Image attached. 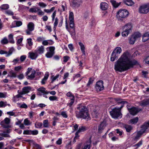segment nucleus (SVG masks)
Wrapping results in <instances>:
<instances>
[{"label": "nucleus", "mask_w": 149, "mask_h": 149, "mask_svg": "<svg viewBox=\"0 0 149 149\" xmlns=\"http://www.w3.org/2000/svg\"><path fill=\"white\" fill-rule=\"evenodd\" d=\"M131 55L128 51L124 52L115 63L114 69L116 71L122 72L133 67L137 64L135 60H130Z\"/></svg>", "instance_id": "f257e3e1"}, {"label": "nucleus", "mask_w": 149, "mask_h": 149, "mask_svg": "<svg viewBox=\"0 0 149 149\" xmlns=\"http://www.w3.org/2000/svg\"><path fill=\"white\" fill-rule=\"evenodd\" d=\"M69 19L70 20L69 25L70 28H69L68 27V22L66 19L65 23V28L71 36H74L75 34V24L74 23V14L72 12H69Z\"/></svg>", "instance_id": "f03ea898"}, {"label": "nucleus", "mask_w": 149, "mask_h": 149, "mask_svg": "<svg viewBox=\"0 0 149 149\" xmlns=\"http://www.w3.org/2000/svg\"><path fill=\"white\" fill-rule=\"evenodd\" d=\"M76 116L78 118H81L87 120H90L91 118L87 108L84 106L80 107L79 111L77 113Z\"/></svg>", "instance_id": "7ed1b4c3"}, {"label": "nucleus", "mask_w": 149, "mask_h": 149, "mask_svg": "<svg viewBox=\"0 0 149 149\" xmlns=\"http://www.w3.org/2000/svg\"><path fill=\"white\" fill-rule=\"evenodd\" d=\"M149 128V121L145 123L141 126V130L138 132L135 133L134 134L135 135L134 140L137 141L140 138L141 136L145 132H148V128Z\"/></svg>", "instance_id": "20e7f679"}, {"label": "nucleus", "mask_w": 149, "mask_h": 149, "mask_svg": "<svg viewBox=\"0 0 149 149\" xmlns=\"http://www.w3.org/2000/svg\"><path fill=\"white\" fill-rule=\"evenodd\" d=\"M123 107V106H122L120 108L116 107L110 112V114L113 118L119 119L122 118V114L120 113V110Z\"/></svg>", "instance_id": "39448f33"}, {"label": "nucleus", "mask_w": 149, "mask_h": 149, "mask_svg": "<svg viewBox=\"0 0 149 149\" xmlns=\"http://www.w3.org/2000/svg\"><path fill=\"white\" fill-rule=\"evenodd\" d=\"M129 12L125 9L120 10L117 13L116 17L117 19L120 20H123L124 19L127 17L128 15Z\"/></svg>", "instance_id": "423d86ee"}, {"label": "nucleus", "mask_w": 149, "mask_h": 149, "mask_svg": "<svg viewBox=\"0 0 149 149\" xmlns=\"http://www.w3.org/2000/svg\"><path fill=\"white\" fill-rule=\"evenodd\" d=\"M122 52V49L120 47H116L112 52L110 58L111 61H114L117 58L119 54Z\"/></svg>", "instance_id": "0eeeda50"}, {"label": "nucleus", "mask_w": 149, "mask_h": 149, "mask_svg": "<svg viewBox=\"0 0 149 149\" xmlns=\"http://www.w3.org/2000/svg\"><path fill=\"white\" fill-rule=\"evenodd\" d=\"M132 26L131 24H127L125 25L123 27L124 30L122 33L123 37H127L131 31Z\"/></svg>", "instance_id": "6e6552de"}, {"label": "nucleus", "mask_w": 149, "mask_h": 149, "mask_svg": "<svg viewBox=\"0 0 149 149\" xmlns=\"http://www.w3.org/2000/svg\"><path fill=\"white\" fill-rule=\"evenodd\" d=\"M139 12L142 14H147L149 12V3L143 4L140 6Z\"/></svg>", "instance_id": "1a4fd4ad"}, {"label": "nucleus", "mask_w": 149, "mask_h": 149, "mask_svg": "<svg viewBox=\"0 0 149 149\" xmlns=\"http://www.w3.org/2000/svg\"><path fill=\"white\" fill-rule=\"evenodd\" d=\"M84 0H72L71 5L73 8H78L82 4Z\"/></svg>", "instance_id": "9d476101"}, {"label": "nucleus", "mask_w": 149, "mask_h": 149, "mask_svg": "<svg viewBox=\"0 0 149 149\" xmlns=\"http://www.w3.org/2000/svg\"><path fill=\"white\" fill-rule=\"evenodd\" d=\"M34 29V24L33 22H30L27 25V29L25 31L27 35H30Z\"/></svg>", "instance_id": "9b49d317"}, {"label": "nucleus", "mask_w": 149, "mask_h": 149, "mask_svg": "<svg viewBox=\"0 0 149 149\" xmlns=\"http://www.w3.org/2000/svg\"><path fill=\"white\" fill-rule=\"evenodd\" d=\"M127 106L130 113L132 115H135L139 111V110L136 107H130V104H127Z\"/></svg>", "instance_id": "f8f14e48"}, {"label": "nucleus", "mask_w": 149, "mask_h": 149, "mask_svg": "<svg viewBox=\"0 0 149 149\" xmlns=\"http://www.w3.org/2000/svg\"><path fill=\"white\" fill-rule=\"evenodd\" d=\"M55 49V47L52 46L49 47L47 48V49H49V51L45 54L47 58H51L52 57L54 54Z\"/></svg>", "instance_id": "ddd939ff"}, {"label": "nucleus", "mask_w": 149, "mask_h": 149, "mask_svg": "<svg viewBox=\"0 0 149 149\" xmlns=\"http://www.w3.org/2000/svg\"><path fill=\"white\" fill-rule=\"evenodd\" d=\"M107 124L105 121L104 120L98 126V132L101 133L106 127Z\"/></svg>", "instance_id": "4468645a"}, {"label": "nucleus", "mask_w": 149, "mask_h": 149, "mask_svg": "<svg viewBox=\"0 0 149 149\" xmlns=\"http://www.w3.org/2000/svg\"><path fill=\"white\" fill-rule=\"evenodd\" d=\"M95 88L97 91L103 90L104 88L103 81H100L97 82L96 83Z\"/></svg>", "instance_id": "2eb2a0df"}, {"label": "nucleus", "mask_w": 149, "mask_h": 149, "mask_svg": "<svg viewBox=\"0 0 149 149\" xmlns=\"http://www.w3.org/2000/svg\"><path fill=\"white\" fill-rule=\"evenodd\" d=\"M14 49L13 48H11L8 52L5 51L3 50H1L0 51V54H5L6 57H8L12 53Z\"/></svg>", "instance_id": "dca6fc26"}, {"label": "nucleus", "mask_w": 149, "mask_h": 149, "mask_svg": "<svg viewBox=\"0 0 149 149\" xmlns=\"http://www.w3.org/2000/svg\"><path fill=\"white\" fill-rule=\"evenodd\" d=\"M18 94L13 97V101L16 102L18 100V99L20 97H22L24 99H26V98L23 97L22 95H23L21 92H19V90L17 91Z\"/></svg>", "instance_id": "f3484780"}, {"label": "nucleus", "mask_w": 149, "mask_h": 149, "mask_svg": "<svg viewBox=\"0 0 149 149\" xmlns=\"http://www.w3.org/2000/svg\"><path fill=\"white\" fill-rule=\"evenodd\" d=\"M31 91V88L29 86L23 87L21 91L23 95L28 93Z\"/></svg>", "instance_id": "a211bd4d"}, {"label": "nucleus", "mask_w": 149, "mask_h": 149, "mask_svg": "<svg viewBox=\"0 0 149 149\" xmlns=\"http://www.w3.org/2000/svg\"><path fill=\"white\" fill-rule=\"evenodd\" d=\"M91 137L87 140L84 146L82 148V149H89L91 147Z\"/></svg>", "instance_id": "6ab92c4d"}, {"label": "nucleus", "mask_w": 149, "mask_h": 149, "mask_svg": "<svg viewBox=\"0 0 149 149\" xmlns=\"http://www.w3.org/2000/svg\"><path fill=\"white\" fill-rule=\"evenodd\" d=\"M29 57L32 60L35 59L38 57V55L37 53L29 52Z\"/></svg>", "instance_id": "aec40b11"}, {"label": "nucleus", "mask_w": 149, "mask_h": 149, "mask_svg": "<svg viewBox=\"0 0 149 149\" xmlns=\"http://www.w3.org/2000/svg\"><path fill=\"white\" fill-rule=\"evenodd\" d=\"M39 92V93L41 95L42 94L44 95V94H47V91L46 90L45 88L43 87H41L37 89Z\"/></svg>", "instance_id": "412c9836"}, {"label": "nucleus", "mask_w": 149, "mask_h": 149, "mask_svg": "<svg viewBox=\"0 0 149 149\" xmlns=\"http://www.w3.org/2000/svg\"><path fill=\"white\" fill-rule=\"evenodd\" d=\"M149 40V32L144 33L142 36V41L145 42Z\"/></svg>", "instance_id": "4be33fe9"}, {"label": "nucleus", "mask_w": 149, "mask_h": 149, "mask_svg": "<svg viewBox=\"0 0 149 149\" xmlns=\"http://www.w3.org/2000/svg\"><path fill=\"white\" fill-rule=\"evenodd\" d=\"M44 47L42 45H41L38 47L36 50V52L37 53L39 54H42L44 53Z\"/></svg>", "instance_id": "5701e85b"}, {"label": "nucleus", "mask_w": 149, "mask_h": 149, "mask_svg": "<svg viewBox=\"0 0 149 149\" xmlns=\"http://www.w3.org/2000/svg\"><path fill=\"white\" fill-rule=\"evenodd\" d=\"M53 43V41L51 40H44L42 42V44L44 46L51 45Z\"/></svg>", "instance_id": "b1692460"}, {"label": "nucleus", "mask_w": 149, "mask_h": 149, "mask_svg": "<svg viewBox=\"0 0 149 149\" xmlns=\"http://www.w3.org/2000/svg\"><path fill=\"white\" fill-rule=\"evenodd\" d=\"M108 5L106 2H102L100 5V8L103 10H105L108 8Z\"/></svg>", "instance_id": "393cba45"}, {"label": "nucleus", "mask_w": 149, "mask_h": 149, "mask_svg": "<svg viewBox=\"0 0 149 149\" xmlns=\"http://www.w3.org/2000/svg\"><path fill=\"white\" fill-rule=\"evenodd\" d=\"M31 74L30 75L29 74L27 76V78L28 79H32L35 77L36 72L34 70H31Z\"/></svg>", "instance_id": "a878e982"}, {"label": "nucleus", "mask_w": 149, "mask_h": 149, "mask_svg": "<svg viewBox=\"0 0 149 149\" xmlns=\"http://www.w3.org/2000/svg\"><path fill=\"white\" fill-rule=\"evenodd\" d=\"M49 76V74L48 72H46L45 74L44 77L42 79L41 81V83L43 85L45 84V82L48 78Z\"/></svg>", "instance_id": "bb28decb"}, {"label": "nucleus", "mask_w": 149, "mask_h": 149, "mask_svg": "<svg viewBox=\"0 0 149 149\" xmlns=\"http://www.w3.org/2000/svg\"><path fill=\"white\" fill-rule=\"evenodd\" d=\"M139 120V118L136 117L130 120L129 121V123L131 124H135Z\"/></svg>", "instance_id": "cd10ccee"}, {"label": "nucleus", "mask_w": 149, "mask_h": 149, "mask_svg": "<svg viewBox=\"0 0 149 149\" xmlns=\"http://www.w3.org/2000/svg\"><path fill=\"white\" fill-rule=\"evenodd\" d=\"M132 36L134 37L136 40H139L141 36V34L139 32L135 33Z\"/></svg>", "instance_id": "c85d7f7f"}, {"label": "nucleus", "mask_w": 149, "mask_h": 149, "mask_svg": "<svg viewBox=\"0 0 149 149\" xmlns=\"http://www.w3.org/2000/svg\"><path fill=\"white\" fill-rule=\"evenodd\" d=\"M123 1L125 4L128 6H132L134 4L132 0H123Z\"/></svg>", "instance_id": "c756f323"}, {"label": "nucleus", "mask_w": 149, "mask_h": 149, "mask_svg": "<svg viewBox=\"0 0 149 149\" xmlns=\"http://www.w3.org/2000/svg\"><path fill=\"white\" fill-rule=\"evenodd\" d=\"M27 43L28 45L29 46V47H28V45H27L26 47L27 48L29 49H31V47L33 45V42H32V39L31 38H28L27 39Z\"/></svg>", "instance_id": "7c9ffc66"}, {"label": "nucleus", "mask_w": 149, "mask_h": 149, "mask_svg": "<svg viewBox=\"0 0 149 149\" xmlns=\"http://www.w3.org/2000/svg\"><path fill=\"white\" fill-rule=\"evenodd\" d=\"M92 115L93 118H97L99 115L98 109L96 110H93L91 113Z\"/></svg>", "instance_id": "2f4dec72"}, {"label": "nucleus", "mask_w": 149, "mask_h": 149, "mask_svg": "<svg viewBox=\"0 0 149 149\" xmlns=\"http://www.w3.org/2000/svg\"><path fill=\"white\" fill-rule=\"evenodd\" d=\"M79 45L81 50L83 53V54L85 55V46L83 43L81 42H79L78 43Z\"/></svg>", "instance_id": "473e14b6"}, {"label": "nucleus", "mask_w": 149, "mask_h": 149, "mask_svg": "<svg viewBox=\"0 0 149 149\" xmlns=\"http://www.w3.org/2000/svg\"><path fill=\"white\" fill-rule=\"evenodd\" d=\"M110 2L113 6L115 8H117L120 4V3H118L117 2L115 1L114 0H111Z\"/></svg>", "instance_id": "72a5a7b5"}, {"label": "nucleus", "mask_w": 149, "mask_h": 149, "mask_svg": "<svg viewBox=\"0 0 149 149\" xmlns=\"http://www.w3.org/2000/svg\"><path fill=\"white\" fill-rule=\"evenodd\" d=\"M42 125L44 127L48 128L49 127V123L48 120H44L43 121Z\"/></svg>", "instance_id": "f704fd0d"}, {"label": "nucleus", "mask_w": 149, "mask_h": 149, "mask_svg": "<svg viewBox=\"0 0 149 149\" xmlns=\"http://www.w3.org/2000/svg\"><path fill=\"white\" fill-rule=\"evenodd\" d=\"M42 123L38 121H36L35 123V127L37 128H40L42 127Z\"/></svg>", "instance_id": "c9c22d12"}, {"label": "nucleus", "mask_w": 149, "mask_h": 149, "mask_svg": "<svg viewBox=\"0 0 149 149\" xmlns=\"http://www.w3.org/2000/svg\"><path fill=\"white\" fill-rule=\"evenodd\" d=\"M13 36L12 34H10L8 36L9 42L12 44H13L15 42L13 39Z\"/></svg>", "instance_id": "e433bc0d"}, {"label": "nucleus", "mask_w": 149, "mask_h": 149, "mask_svg": "<svg viewBox=\"0 0 149 149\" xmlns=\"http://www.w3.org/2000/svg\"><path fill=\"white\" fill-rule=\"evenodd\" d=\"M124 128L126 131L127 132H130L132 129V127L131 125H125L124 126Z\"/></svg>", "instance_id": "4c0bfd02"}, {"label": "nucleus", "mask_w": 149, "mask_h": 149, "mask_svg": "<svg viewBox=\"0 0 149 149\" xmlns=\"http://www.w3.org/2000/svg\"><path fill=\"white\" fill-rule=\"evenodd\" d=\"M93 54L95 57H97L98 56H99L100 54L99 50L98 49H95H95L93 53Z\"/></svg>", "instance_id": "58836bf2"}, {"label": "nucleus", "mask_w": 149, "mask_h": 149, "mask_svg": "<svg viewBox=\"0 0 149 149\" xmlns=\"http://www.w3.org/2000/svg\"><path fill=\"white\" fill-rule=\"evenodd\" d=\"M10 121V119L8 118H6L1 122V124L3 125L4 123H5L6 124H8L9 123Z\"/></svg>", "instance_id": "ea45409f"}, {"label": "nucleus", "mask_w": 149, "mask_h": 149, "mask_svg": "<svg viewBox=\"0 0 149 149\" xmlns=\"http://www.w3.org/2000/svg\"><path fill=\"white\" fill-rule=\"evenodd\" d=\"M24 124L25 125L28 126L31 125V122L28 118H26L24 121Z\"/></svg>", "instance_id": "a19ab883"}, {"label": "nucleus", "mask_w": 149, "mask_h": 149, "mask_svg": "<svg viewBox=\"0 0 149 149\" xmlns=\"http://www.w3.org/2000/svg\"><path fill=\"white\" fill-rule=\"evenodd\" d=\"M55 9V7H53L50 9H44V10L45 12L47 13H51Z\"/></svg>", "instance_id": "79ce46f5"}, {"label": "nucleus", "mask_w": 149, "mask_h": 149, "mask_svg": "<svg viewBox=\"0 0 149 149\" xmlns=\"http://www.w3.org/2000/svg\"><path fill=\"white\" fill-rule=\"evenodd\" d=\"M9 8V5L8 4H4L1 5L0 8L3 10H6Z\"/></svg>", "instance_id": "37998d69"}, {"label": "nucleus", "mask_w": 149, "mask_h": 149, "mask_svg": "<svg viewBox=\"0 0 149 149\" xmlns=\"http://www.w3.org/2000/svg\"><path fill=\"white\" fill-rule=\"evenodd\" d=\"M86 130V127L85 126H81L79 127V129L78 130V132H83Z\"/></svg>", "instance_id": "c03bdc74"}, {"label": "nucleus", "mask_w": 149, "mask_h": 149, "mask_svg": "<svg viewBox=\"0 0 149 149\" xmlns=\"http://www.w3.org/2000/svg\"><path fill=\"white\" fill-rule=\"evenodd\" d=\"M136 40H135L134 37L132 36L129 40V43L131 44H133Z\"/></svg>", "instance_id": "a18cd8bd"}, {"label": "nucleus", "mask_w": 149, "mask_h": 149, "mask_svg": "<svg viewBox=\"0 0 149 149\" xmlns=\"http://www.w3.org/2000/svg\"><path fill=\"white\" fill-rule=\"evenodd\" d=\"M61 115L64 118L68 117V114L66 111H62L60 112Z\"/></svg>", "instance_id": "49530a36"}, {"label": "nucleus", "mask_w": 149, "mask_h": 149, "mask_svg": "<svg viewBox=\"0 0 149 149\" xmlns=\"http://www.w3.org/2000/svg\"><path fill=\"white\" fill-rule=\"evenodd\" d=\"M49 99L51 101L58 100L57 97L56 96H50L49 97Z\"/></svg>", "instance_id": "de8ad7c7"}, {"label": "nucleus", "mask_w": 149, "mask_h": 149, "mask_svg": "<svg viewBox=\"0 0 149 149\" xmlns=\"http://www.w3.org/2000/svg\"><path fill=\"white\" fill-rule=\"evenodd\" d=\"M143 143V141L142 140L140 141L137 144L133 145V146H136V148H135V149H136L139 147H140Z\"/></svg>", "instance_id": "09e8293b"}, {"label": "nucleus", "mask_w": 149, "mask_h": 149, "mask_svg": "<svg viewBox=\"0 0 149 149\" xmlns=\"http://www.w3.org/2000/svg\"><path fill=\"white\" fill-rule=\"evenodd\" d=\"M58 19L57 17H56L55 19V22L54 23V29L55 30L56 29V27L57 26L58 24Z\"/></svg>", "instance_id": "8fccbe9b"}, {"label": "nucleus", "mask_w": 149, "mask_h": 149, "mask_svg": "<svg viewBox=\"0 0 149 149\" xmlns=\"http://www.w3.org/2000/svg\"><path fill=\"white\" fill-rule=\"evenodd\" d=\"M38 4L42 8H45L47 6V4L42 2H39Z\"/></svg>", "instance_id": "3c124183"}, {"label": "nucleus", "mask_w": 149, "mask_h": 149, "mask_svg": "<svg viewBox=\"0 0 149 149\" xmlns=\"http://www.w3.org/2000/svg\"><path fill=\"white\" fill-rule=\"evenodd\" d=\"M7 93L6 92L0 93V98H5L6 97Z\"/></svg>", "instance_id": "603ef678"}, {"label": "nucleus", "mask_w": 149, "mask_h": 149, "mask_svg": "<svg viewBox=\"0 0 149 149\" xmlns=\"http://www.w3.org/2000/svg\"><path fill=\"white\" fill-rule=\"evenodd\" d=\"M38 7L31 8L29 9V11L32 13H37L38 11Z\"/></svg>", "instance_id": "864d4df0"}, {"label": "nucleus", "mask_w": 149, "mask_h": 149, "mask_svg": "<svg viewBox=\"0 0 149 149\" xmlns=\"http://www.w3.org/2000/svg\"><path fill=\"white\" fill-rule=\"evenodd\" d=\"M38 133V131L37 130H31V135H37Z\"/></svg>", "instance_id": "5fc2aeb1"}, {"label": "nucleus", "mask_w": 149, "mask_h": 149, "mask_svg": "<svg viewBox=\"0 0 149 149\" xmlns=\"http://www.w3.org/2000/svg\"><path fill=\"white\" fill-rule=\"evenodd\" d=\"M22 68V67L20 66H18L15 67L14 68V70L18 72Z\"/></svg>", "instance_id": "6e6d98bb"}, {"label": "nucleus", "mask_w": 149, "mask_h": 149, "mask_svg": "<svg viewBox=\"0 0 149 149\" xmlns=\"http://www.w3.org/2000/svg\"><path fill=\"white\" fill-rule=\"evenodd\" d=\"M59 77V74H57L55 76H52L51 77L52 81L51 83H53L55 80H56L57 79H58Z\"/></svg>", "instance_id": "4d7b16f0"}, {"label": "nucleus", "mask_w": 149, "mask_h": 149, "mask_svg": "<svg viewBox=\"0 0 149 149\" xmlns=\"http://www.w3.org/2000/svg\"><path fill=\"white\" fill-rule=\"evenodd\" d=\"M38 105L34 103V102H32L30 104L29 106L31 108H35L38 107Z\"/></svg>", "instance_id": "13d9d810"}, {"label": "nucleus", "mask_w": 149, "mask_h": 149, "mask_svg": "<svg viewBox=\"0 0 149 149\" xmlns=\"http://www.w3.org/2000/svg\"><path fill=\"white\" fill-rule=\"evenodd\" d=\"M149 104V100H147L145 101L142 102L141 103V105L144 106Z\"/></svg>", "instance_id": "bf43d9fd"}, {"label": "nucleus", "mask_w": 149, "mask_h": 149, "mask_svg": "<svg viewBox=\"0 0 149 149\" xmlns=\"http://www.w3.org/2000/svg\"><path fill=\"white\" fill-rule=\"evenodd\" d=\"M37 13L38 15H42L44 14V13L38 8Z\"/></svg>", "instance_id": "052dcab7"}, {"label": "nucleus", "mask_w": 149, "mask_h": 149, "mask_svg": "<svg viewBox=\"0 0 149 149\" xmlns=\"http://www.w3.org/2000/svg\"><path fill=\"white\" fill-rule=\"evenodd\" d=\"M1 42L3 44H6L8 42V41L6 38H4L1 40Z\"/></svg>", "instance_id": "680f3d73"}, {"label": "nucleus", "mask_w": 149, "mask_h": 149, "mask_svg": "<svg viewBox=\"0 0 149 149\" xmlns=\"http://www.w3.org/2000/svg\"><path fill=\"white\" fill-rule=\"evenodd\" d=\"M7 114L9 115L10 116H16L15 115V113L13 111H10L8 112L7 113Z\"/></svg>", "instance_id": "e2e57ef3"}, {"label": "nucleus", "mask_w": 149, "mask_h": 149, "mask_svg": "<svg viewBox=\"0 0 149 149\" xmlns=\"http://www.w3.org/2000/svg\"><path fill=\"white\" fill-rule=\"evenodd\" d=\"M56 10H55L51 15V17H52V21H53L55 19V18L56 15Z\"/></svg>", "instance_id": "0e129e2a"}, {"label": "nucleus", "mask_w": 149, "mask_h": 149, "mask_svg": "<svg viewBox=\"0 0 149 149\" xmlns=\"http://www.w3.org/2000/svg\"><path fill=\"white\" fill-rule=\"evenodd\" d=\"M7 104L6 102H4L3 101L0 102V107H3L6 106Z\"/></svg>", "instance_id": "69168bd1"}, {"label": "nucleus", "mask_w": 149, "mask_h": 149, "mask_svg": "<svg viewBox=\"0 0 149 149\" xmlns=\"http://www.w3.org/2000/svg\"><path fill=\"white\" fill-rule=\"evenodd\" d=\"M9 76L11 77H16V74L12 71L10 72V73Z\"/></svg>", "instance_id": "338daca9"}, {"label": "nucleus", "mask_w": 149, "mask_h": 149, "mask_svg": "<svg viewBox=\"0 0 149 149\" xmlns=\"http://www.w3.org/2000/svg\"><path fill=\"white\" fill-rule=\"evenodd\" d=\"M144 62L147 64H149V56H147L144 59Z\"/></svg>", "instance_id": "774afa93"}]
</instances>
